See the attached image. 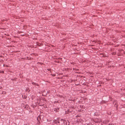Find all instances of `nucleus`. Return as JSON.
I'll use <instances>...</instances> for the list:
<instances>
[{
  "label": "nucleus",
  "instance_id": "nucleus-1",
  "mask_svg": "<svg viewBox=\"0 0 125 125\" xmlns=\"http://www.w3.org/2000/svg\"><path fill=\"white\" fill-rule=\"evenodd\" d=\"M59 120H58L59 121L58 122V123H59L60 121H62L63 122V123H64V121H65V120H64L63 119H60L59 118Z\"/></svg>",
  "mask_w": 125,
  "mask_h": 125
},
{
  "label": "nucleus",
  "instance_id": "nucleus-2",
  "mask_svg": "<svg viewBox=\"0 0 125 125\" xmlns=\"http://www.w3.org/2000/svg\"><path fill=\"white\" fill-rule=\"evenodd\" d=\"M32 84L33 85H34L36 86L37 85L38 86V85L35 83L33 82L32 83Z\"/></svg>",
  "mask_w": 125,
  "mask_h": 125
}]
</instances>
